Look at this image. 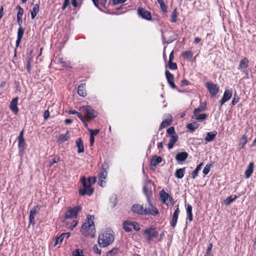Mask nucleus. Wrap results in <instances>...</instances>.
<instances>
[{
  "instance_id": "f257e3e1",
  "label": "nucleus",
  "mask_w": 256,
  "mask_h": 256,
  "mask_svg": "<svg viewBox=\"0 0 256 256\" xmlns=\"http://www.w3.org/2000/svg\"><path fill=\"white\" fill-rule=\"evenodd\" d=\"M131 211L134 214L140 216H155L160 213L158 208L154 206L152 202L148 203V206L145 207L143 204H134L131 208Z\"/></svg>"
},
{
  "instance_id": "f03ea898",
  "label": "nucleus",
  "mask_w": 256,
  "mask_h": 256,
  "mask_svg": "<svg viewBox=\"0 0 256 256\" xmlns=\"http://www.w3.org/2000/svg\"><path fill=\"white\" fill-rule=\"evenodd\" d=\"M114 239V233L112 230L108 228L103 230L98 236V244L101 247H106L112 244Z\"/></svg>"
},
{
  "instance_id": "7ed1b4c3",
  "label": "nucleus",
  "mask_w": 256,
  "mask_h": 256,
  "mask_svg": "<svg viewBox=\"0 0 256 256\" xmlns=\"http://www.w3.org/2000/svg\"><path fill=\"white\" fill-rule=\"evenodd\" d=\"M94 216L88 215L87 216V220L84 223L81 228V232L85 236L92 238L94 236L96 233L95 227L93 220Z\"/></svg>"
},
{
  "instance_id": "20e7f679",
  "label": "nucleus",
  "mask_w": 256,
  "mask_h": 256,
  "mask_svg": "<svg viewBox=\"0 0 256 256\" xmlns=\"http://www.w3.org/2000/svg\"><path fill=\"white\" fill-rule=\"evenodd\" d=\"M108 168V164L105 162L102 165L100 171L98 173V184L102 187H104L106 186V178L108 176L107 170Z\"/></svg>"
},
{
  "instance_id": "39448f33",
  "label": "nucleus",
  "mask_w": 256,
  "mask_h": 256,
  "mask_svg": "<svg viewBox=\"0 0 256 256\" xmlns=\"http://www.w3.org/2000/svg\"><path fill=\"white\" fill-rule=\"evenodd\" d=\"M79 110L83 112L89 120L96 118L98 114L96 111L93 110L90 106H85L79 108Z\"/></svg>"
},
{
  "instance_id": "423d86ee",
  "label": "nucleus",
  "mask_w": 256,
  "mask_h": 256,
  "mask_svg": "<svg viewBox=\"0 0 256 256\" xmlns=\"http://www.w3.org/2000/svg\"><path fill=\"white\" fill-rule=\"evenodd\" d=\"M81 182L82 184L83 188L82 190H80V193L82 196L85 194L92 195L94 192V188L90 184H87L86 178L84 177L81 178Z\"/></svg>"
},
{
  "instance_id": "0eeeda50",
  "label": "nucleus",
  "mask_w": 256,
  "mask_h": 256,
  "mask_svg": "<svg viewBox=\"0 0 256 256\" xmlns=\"http://www.w3.org/2000/svg\"><path fill=\"white\" fill-rule=\"evenodd\" d=\"M144 233L146 236V239L148 242L152 240L158 236V232L156 230V228L152 227L146 228L144 230Z\"/></svg>"
},
{
  "instance_id": "6e6552de",
  "label": "nucleus",
  "mask_w": 256,
  "mask_h": 256,
  "mask_svg": "<svg viewBox=\"0 0 256 256\" xmlns=\"http://www.w3.org/2000/svg\"><path fill=\"white\" fill-rule=\"evenodd\" d=\"M82 210L80 206H76L74 208H70L66 211L65 214V218H75L77 216L78 212Z\"/></svg>"
},
{
  "instance_id": "1a4fd4ad",
  "label": "nucleus",
  "mask_w": 256,
  "mask_h": 256,
  "mask_svg": "<svg viewBox=\"0 0 256 256\" xmlns=\"http://www.w3.org/2000/svg\"><path fill=\"white\" fill-rule=\"evenodd\" d=\"M206 86L211 96L214 97L219 92L220 88L218 84L207 82Z\"/></svg>"
},
{
  "instance_id": "9d476101",
  "label": "nucleus",
  "mask_w": 256,
  "mask_h": 256,
  "mask_svg": "<svg viewBox=\"0 0 256 256\" xmlns=\"http://www.w3.org/2000/svg\"><path fill=\"white\" fill-rule=\"evenodd\" d=\"M160 196L161 202L166 206L168 204V200H169L170 202H173L174 199L172 197L166 192L164 190H162L160 191Z\"/></svg>"
},
{
  "instance_id": "9b49d317",
  "label": "nucleus",
  "mask_w": 256,
  "mask_h": 256,
  "mask_svg": "<svg viewBox=\"0 0 256 256\" xmlns=\"http://www.w3.org/2000/svg\"><path fill=\"white\" fill-rule=\"evenodd\" d=\"M166 76V80H168V82L170 86L174 89L176 88L178 92H182V90L178 89L176 86V85L174 84V76L168 70H166L165 72Z\"/></svg>"
},
{
  "instance_id": "f8f14e48",
  "label": "nucleus",
  "mask_w": 256,
  "mask_h": 256,
  "mask_svg": "<svg viewBox=\"0 0 256 256\" xmlns=\"http://www.w3.org/2000/svg\"><path fill=\"white\" fill-rule=\"evenodd\" d=\"M138 14L142 18L148 20H152V15L150 12L146 10L143 8H138Z\"/></svg>"
},
{
  "instance_id": "ddd939ff",
  "label": "nucleus",
  "mask_w": 256,
  "mask_h": 256,
  "mask_svg": "<svg viewBox=\"0 0 256 256\" xmlns=\"http://www.w3.org/2000/svg\"><path fill=\"white\" fill-rule=\"evenodd\" d=\"M232 92L231 90H226L224 92L222 100L220 102V106H222L225 102H228L232 98Z\"/></svg>"
},
{
  "instance_id": "4468645a",
  "label": "nucleus",
  "mask_w": 256,
  "mask_h": 256,
  "mask_svg": "<svg viewBox=\"0 0 256 256\" xmlns=\"http://www.w3.org/2000/svg\"><path fill=\"white\" fill-rule=\"evenodd\" d=\"M180 212V210L178 208V205L176 210H175L173 214L172 220L170 222V226L173 229L174 228L176 224Z\"/></svg>"
},
{
  "instance_id": "2eb2a0df",
  "label": "nucleus",
  "mask_w": 256,
  "mask_h": 256,
  "mask_svg": "<svg viewBox=\"0 0 256 256\" xmlns=\"http://www.w3.org/2000/svg\"><path fill=\"white\" fill-rule=\"evenodd\" d=\"M172 118L170 115H168L166 116V118L162 120L161 123L158 130L160 131L166 127L170 126L172 124Z\"/></svg>"
},
{
  "instance_id": "dca6fc26",
  "label": "nucleus",
  "mask_w": 256,
  "mask_h": 256,
  "mask_svg": "<svg viewBox=\"0 0 256 256\" xmlns=\"http://www.w3.org/2000/svg\"><path fill=\"white\" fill-rule=\"evenodd\" d=\"M18 100V97H16L13 98L10 102V106L11 110L15 114H17L18 112V108L17 106Z\"/></svg>"
},
{
  "instance_id": "f3484780",
  "label": "nucleus",
  "mask_w": 256,
  "mask_h": 256,
  "mask_svg": "<svg viewBox=\"0 0 256 256\" xmlns=\"http://www.w3.org/2000/svg\"><path fill=\"white\" fill-rule=\"evenodd\" d=\"M70 138V135L68 134V132L67 131L65 134H60L57 139V143L58 144H60L63 142L68 141Z\"/></svg>"
},
{
  "instance_id": "a211bd4d",
  "label": "nucleus",
  "mask_w": 256,
  "mask_h": 256,
  "mask_svg": "<svg viewBox=\"0 0 256 256\" xmlns=\"http://www.w3.org/2000/svg\"><path fill=\"white\" fill-rule=\"evenodd\" d=\"M169 136L170 137V139L168 144V150H170L174 148L176 143L178 141V136L177 134L172 135Z\"/></svg>"
},
{
  "instance_id": "6ab92c4d",
  "label": "nucleus",
  "mask_w": 256,
  "mask_h": 256,
  "mask_svg": "<svg viewBox=\"0 0 256 256\" xmlns=\"http://www.w3.org/2000/svg\"><path fill=\"white\" fill-rule=\"evenodd\" d=\"M188 154L186 152H178L176 156V160L178 162H184L188 157Z\"/></svg>"
},
{
  "instance_id": "aec40b11",
  "label": "nucleus",
  "mask_w": 256,
  "mask_h": 256,
  "mask_svg": "<svg viewBox=\"0 0 256 256\" xmlns=\"http://www.w3.org/2000/svg\"><path fill=\"white\" fill-rule=\"evenodd\" d=\"M143 192L145 196H146L148 202H152L151 200L152 192L150 190H149L147 185L144 186L143 188Z\"/></svg>"
},
{
  "instance_id": "412c9836",
  "label": "nucleus",
  "mask_w": 256,
  "mask_h": 256,
  "mask_svg": "<svg viewBox=\"0 0 256 256\" xmlns=\"http://www.w3.org/2000/svg\"><path fill=\"white\" fill-rule=\"evenodd\" d=\"M181 55L184 59L190 62L192 61L193 53L192 50H189L184 52L182 53Z\"/></svg>"
},
{
  "instance_id": "4be33fe9",
  "label": "nucleus",
  "mask_w": 256,
  "mask_h": 256,
  "mask_svg": "<svg viewBox=\"0 0 256 256\" xmlns=\"http://www.w3.org/2000/svg\"><path fill=\"white\" fill-rule=\"evenodd\" d=\"M254 164L252 162H250L245 172V176L246 178H249L254 172Z\"/></svg>"
},
{
  "instance_id": "5701e85b",
  "label": "nucleus",
  "mask_w": 256,
  "mask_h": 256,
  "mask_svg": "<svg viewBox=\"0 0 256 256\" xmlns=\"http://www.w3.org/2000/svg\"><path fill=\"white\" fill-rule=\"evenodd\" d=\"M162 162V158L160 156H154L150 160V166H156Z\"/></svg>"
},
{
  "instance_id": "b1692460",
  "label": "nucleus",
  "mask_w": 256,
  "mask_h": 256,
  "mask_svg": "<svg viewBox=\"0 0 256 256\" xmlns=\"http://www.w3.org/2000/svg\"><path fill=\"white\" fill-rule=\"evenodd\" d=\"M68 113L70 114H76V115L78 117V118L82 122L86 123V124H85L86 126H88V124H86L87 119H86V117L85 116H82L80 113L76 110H70L69 112H68Z\"/></svg>"
},
{
  "instance_id": "393cba45",
  "label": "nucleus",
  "mask_w": 256,
  "mask_h": 256,
  "mask_svg": "<svg viewBox=\"0 0 256 256\" xmlns=\"http://www.w3.org/2000/svg\"><path fill=\"white\" fill-rule=\"evenodd\" d=\"M208 117V114H207L204 113L200 114L199 113H195V112H194L192 118L198 120H204L207 118Z\"/></svg>"
},
{
  "instance_id": "a878e982",
  "label": "nucleus",
  "mask_w": 256,
  "mask_h": 256,
  "mask_svg": "<svg viewBox=\"0 0 256 256\" xmlns=\"http://www.w3.org/2000/svg\"><path fill=\"white\" fill-rule=\"evenodd\" d=\"M216 134L217 132L215 131H214L213 132H208L207 133L206 137L204 140L207 142L212 141L213 140H214Z\"/></svg>"
},
{
  "instance_id": "bb28decb",
  "label": "nucleus",
  "mask_w": 256,
  "mask_h": 256,
  "mask_svg": "<svg viewBox=\"0 0 256 256\" xmlns=\"http://www.w3.org/2000/svg\"><path fill=\"white\" fill-rule=\"evenodd\" d=\"M76 143L78 148V152H84V146L82 140L80 138H77Z\"/></svg>"
},
{
  "instance_id": "cd10ccee",
  "label": "nucleus",
  "mask_w": 256,
  "mask_h": 256,
  "mask_svg": "<svg viewBox=\"0 0 256 256\" xmlns=\"http://www.w3.org/2000/svg\"><path fill=\"white\" fill-rule=\"evenodd\" d=\"M78 94L82 96H86V92L85 88V84H82L78 87Z\"/></svg>"
},
{
  "instance_id": "c85d7f7f",
  "label": "nucleus",
  "mask_w": 256,
  "mask_h": 256,
  "mask_svg": "<svg viewBox=\"0 0 256 256\" xmlns=\"http://www.w3.org/2000/svg\"><path fill=\"white\" fill-rule=\"evenodd\" d=\"M186 168L177 169L175 172V176L178 178H182L184 174Z\"/></svg>"
},
{
  "instance_id": "c756f323",
  "label": "nucleus",
  "mask_w": 256,
  "mask_h": 256,
  "mask_svg": "<svg viewBox=\"0 0 256 256\" xmlns=\"http://www.w3.org/2000/svg\"><path fill=\"white\" fill-rule=\"evenodd\" d=\"M192 209V206L190 204H188L186 207L187 217L190 222L193 220Z\"/></svg>"
},
{
  "instance_id": "7c9ffc66",
  "label": "nucleus",
  "mask_w": 256,
  "mask_h": 256,
  "mask_svg": "<svg viewBox=\"0 0 256 256\" xmlns=\"http://www.w3.org/2000/svg\"><path fill=\"white\" fill-rule=\"evenodd\" d=\"M199 126V124L194 122L188 124L186 125V128L192 132H194Z\"/></svg>"
},
{
  "instance_id": "2f4dec72",
  "label": "nucleus",
  "mask_w": 256,
  "mask_h": 256,
  "mask_svg": "<svg viewBox=\"0 0 256 256\" xmlns=\"http://www.w3.org/2000/svg\"><path fill=\"white\" fill-rule=\"evenodd\" d=\"M248 142V136L244 134L240 140L238 146L240 148H243Z\"/></svg>"
},
{
  "instance_id": "473e14b6",
  "label": "nucleus",
  "mask_w": 256,
  "mask_h": 256,
  "mask_svg": "<svg viewBox=\"0 0 256 256\" xmlns=\"http://www.w3.org/2000/svg\"><path fill=\"white\" fill-rule=\"evenodd\" d=\"M39 10L38 4H35L30 12L32 19L34 20L36 18L37 14L39 12Z\"/></svg>"
},
{
  "instance_id": "72a5a7b5",
  "label": "nucleus",
  "mask_w": 256,
  "mask_h": 256,
  "mask_svg": "<svg viewBox=\"0 0 256 256\" xmlns=\"http://www.w3.org/2000/svg\"><path fill=\"white\" fill-rule=\"evenodd\" d=\"M248 60L246 58H244L242 60L239 64V69H244L248 66Z\"/></svg>"
},
{
  "instance_id": "f704fd0d",
  "label": "nucleus",
  "mask_w": 256,
  "mask_h": 256,
  "mask_svg": "<svg viewBox=\"0 0 256 256\" xmlns=\"http://www.w3.org/2000/svg\"><path fill=\"white\" fill-rule=\"evenodd\" d=\"M206 102H202L198 108L194 110V112H195V113H199L201 112L204 111L206 108Z\"/></svg>"
},
{
  "instance_id": "c9c22d12",
  "label": "nucleus",
  "mask_w": 256,
  "mask_h": 256,
  "mask_svg": "<svg viewBox=\"0 0 256 256\" xmlns=\"http://www.w3.org/2000/svg\"><path fill=\"white\" fill-rule=\"evenodd\" d=\"M18 147L20 152H22L24 149L25 145H26L24 139H24H18Z\"/></svg>"
},
{
  "instance_id": "e433bc0d",
  "label": "nucleus",
  "mask_w": 256,
  "mask_h": 256,
  "mask_svg": "<svg viewBox=\"0 0 256 256\" xmlns=\"http://www.w3.org/2000/svg\"><path fill=\"white\" fill-rule=\"evenodd\" d=\"M237 198V196H236L232 195L227 198L224 201L225 204L226 205H229L232 202L234 201Z\"/></svg>"
},
{
  "instance_id": "4c0bfd02",
  "label": "nucleus",
  "mask_w": 256,
  "mask_h": 256,
  "mask_svg": "<svg viewBox=\"0 0 256 256\" xmlns=\"http://www.w3.org/2000/svg\"><path fill=\"white\" fill-rule=\"evenodd\" d=\"M178 15V12H177V9L174 8L172 12V14L171 15V22H177V18Z\"/></svg>"
},
{
  "instance_id": "58836bf2",
  "label": "nucleus",
  "mask_w": 256,
  "mask_h": 256,
  "mask_svg": "<svg viewBox=\"0 0 256 256\" xmlns=\"http://www.w3.org/2000/svg\"><path fill=\"white\" fill-rule=\"evenodd\" d=\"M129 226H132L133 229L136 231H139L140 230L139 224L136 222H129Z\"/></svg>"
},
{
  "instance_id": "ea45409f",
  "label": "nucleus",
  "mask_w": 256,
  "mask_h": 256,
  "mask_svg": "<svg viewBox=\"0 0 256 256\" xmlns=\"http://www.w3.org/2000/svg\"><path fill=\"white\" fill-rule=\"evenodd\" d=\"M214 164V162H211V163L209 164H206V166L204 167V168L203 170V173L205 174V175H206L208 174L210 170V168L211 167H212V165Z\"/></svg>"
},
{
  "instance_id": "a19ab883",
  "label": "nucleus",
  "mask_w": 256,
  "mask_h": 256,
  "mask_svg": "<svg viewBox=\"0 0 256 256\" xmlns=\"http://www.w3.org/2000/svg\"><path fill=\"white\" fill-rule=\"evenodd\" d=\"M40 210V206H34L30 210V214L36 216L38 214V212Z\"/></svg>"
},
{
  "instance_id": "79ce46f5",
  "label": "nucleus",
  "mask_w": 256,
  "mask_h": 256,
  "mask_svg": "<svg viewBox=\"0 0 256 256\" xmlns=\"http://www.w3.org/2000/svg\"><path fill=\"white\" fill-rule=\"evenodd\" d=\"M166 136H170L172 135L176 134L175 132V129L174 126H170L166 130Z\"/></svg>"
},
{
  "instance_id": "37998d69",
  "label": "nucleus",
  "mask_w": 256,
  "mask_h": 256,
  "mask_svg": "<svg viewBox=\"0 0 256 256\" xmlns=\"http://www.w3.org/2000/svg\"><path fill=\"white\" fill-rule=\"evenodd\" d=\"M158 4L160 6V9H161L162 11L164 14L166 13L167 12V6L166 5L164 2L163 0H162V1L160 0V2H158Z\"/></svg>"
},
{
  "instance_id": "c03bdc74",
  "label": "nucleus",
  "mask_w": 256,
  "mask_h": 256,
  "mask_svg": "<svg viewBox=\"0 0 256 256\" xmlns=\"http://www.w3.org/2000/svg\"><path fill=\"white\" fill-rule=\"evenodd\" d=\"M64 238L62 234H61L59 236L57 237L56 238L54 246H56L58 244H61Z\"/></svg>"
},
{
  "instance_id": "a18cd8bd",
  "label": "nucleus",
  "mask_w": 256,
  "mask_h": 256,
  "mask_svg": "<svg viewBox=\"0 0 256 256\" xmlns=\"http://www.w3.org/2000/svg\"><path fill=\"white\" fill-rule=\"evenodd\" d=\"M24 29L20 26L18 29L17 38H22L24 34Z\"/></svg>"
},
{
  "instance_id": "49530a36",
  "label": "nucleus",
  "mask_w": 256,
  "mask_h": 256,
  "mask_svg": "<svg viewBox=\"0 0 256 256\" xmlns=\"http://www.w3.org/2000/svg\"><path fill=\"white\" fill-rule=\"evenodd\" d=\"M73 256H84L83 252L80 249L75 250L72 252Z\"/></svg>"
},
{
  "instance_id": "de8ad7c7",
  "label": "nucleus",
  "mask_w": 256,
  "mask_h": 256,
  "mask_svg": "<svg viewBox=\"0 0 256 256\" xmlns=\"http://www.w3.org/2000/svg\"><path fill=\"white\" fill-rule=\"evenodd\" d=\"M168 68L171 70H176L178 68V66L176 63L172 62H168Z\"/></svg>"
},
{
  "instance_id": "09e8293b",
  "label": "nucleus",
  "mask_w": 256,
  "mask_h": 256,
  "mask_svg": "<svg viewBox=\"0 0 256 256\" xmlns=\"http://www.w3.org/2000/svg\"><path fill=\"white\" fill-rule=\"evenodd\" d=\"M60 156H55L53 158V160L50 162L49 166L51 167L54 164H56V163L60 162Z\"/></svg>"
},
{
  "instance_id": "8fccbe9b",
  "label": "nucleus",
  "mask_w": 256,
  "mask_h": 256,
  "mask_svg": "<svg viewBox=\"0 0 256 256\" xmlns=\"http://www.w3.org/2000/svg\"><path fill=\"white\" fill-rule=\"evenodd\" d=\"M86 182L88 184H90L92 186V184H94L96 182V178L95 176L89 178Z\"/></svg>"
},
{
  "instance_id": "3c124183",
  "label": "nucleus",
  "mask_w": 256,
  "mask_h": 256,
  "mask_svg": "<svg viewBox=\"0 0 256 256\" xmlns=\"http://www.w3.org/2000/svg\"><path fill=\"white\" fill-rule=\"evenodd\" d=\"M212 243H210L207 248L206 254H205V256H210V252L212 248Z\"/></svg>"
},
{
  "instance_id": "603ef678",
  "label": "nucleus",
  "mask_w": 256,
  "mask_h": 256,
  "mask_svg": "<svg viewBox=\"0 0 256 256\" xmlns=\"http://www.w3.org/2000/svg\"><path fill=\"white\" fill-rule=\"evenodd\" d=\"M17 8L18 10V11L17 14V17L22 18L23 14H24V10L20 6H18Z\"/></svg>"
},
{
  "instance_id": "864d4df0",
  "label": "nucleus",
  "mask_w": 256,
  "mask_h": 256,
  "mask_svg": "<svg viewBox=\"0 0 256 256\" xmlns=\"http://www.w3.org/2000/svg\"><path fill=\"white\" fill-rule=\"evenodd\" d=\"M240 98L236 96V94H234V97L233 98V99L232 102V106H235L239 101Z\"/></svg>"
},
{
  "instance_id": "5fc2aeb1",
  "label": "nucleus",
  "mask_w": 256,
  "mask_h": 256,
  "mask_svg": "<svg viewBox=\"0 0 256 256\" xmlns=\"http://www.w3.org/2000/svg\"><path fill=\"white\" fill-rule=\"evenodd\" d=\"M88 131L90 132V136H96L100 132V130L98 129H88Z\"/></svg>"
},
{
  "instance_id": "6e6d98bb",
  "label": "nucleus",
  "mask_w": 256,
  "mask_h": 256,
  "mask_svg": "<svg viewBox=\"0 0 256 256\" xmlns=\"http://www.w3.org/2000/svg\"><path fill=\"white\" fill-rule=\"evenodd\" d=\"M110 200L111 201V202L112 203V206L114 207L117 204V200L116 198V196H112L110 198Z\"/></svg>"
},
{
  "instance_id": "4d7b16f0",
  "label": "nucleus",
  "mask_w": 256,
  "mask_h": 256,
  "mask_svg": "<svg viewBox=\"0 0 256 256\" xmlns=\"http://www.w3.org/2000/svg\"><path fill=\"white\" fill-rule=\"evenodd\" d=\"M34 216H35L30 214V216H29L30 223V224H32V225H34L35 224Z\"/></svg>"
},
{
  "instance_id": "13d9d810",
  "label": "nucleus",
  "mask_w": 256,
  "mask_h": 256,
  "mask_svg": "<svg viewBox=\"0 0 256 256\" xmlns=\"http://www.w3.org/2000/svg\"><path fill=\"white\" fill-rule=\"evenodd\" d=\"M93 250L96 254H101V250L98 248V246L97 245H94V246Z\"/></svg>"
},
{
  "instance_id": "bf43d9fd",
  "label": "nucleus",
  "mask_w": 256,
  "mask_h": 256,
  "mask_svg": "<svg viewBox=\"0 0 256 256\" xmlns=\"http://www.w3.org/2000/svg\"><path fill=\"white\" fill-rule=\"evenodd\" d=\"M198 172H198L196 170L194 171H193L192 173V176H191L192 178V180L195 179L196 178V177L198 176Z\"/></svg>"
},
{
  "instance_id": "052dcab7",
  "label": "nucleus",
  "mask_w": 256,
  "mask_h": 256,
  "mask_svg": "<svg viewBox=\"0 0 256 256\" xmlns=\"http://www.w3.org/2000/svg\"><path fill=\"white\" fill-rule=\"evenodd\" d=\"M126 0H113L112 4L114 5H116L120 4H122Z\"/></svg>"
},
{
  "instance_id": "680f3d73",
  "label": "nucleus",
  "mask_w": 256,
  "mask_h": 256,
  "mask_svg": "<svg viewBox=\"0 0 256 256\" xmlns=\"http://www.w3.org/2000/svg\"><path fill=\"white\" fill-rule=\"evenodd\" d=\"M69 4L70 0H64L63 6L62 7V10H64L69 5Z\"/></svg>"
},
{
  "instance_id": "e2e57ef3",
  "label": "nucleus",
  "mask_w": 256,
  "mask_h": 256,
  "mask_svg": "<svg viewBox=\"0 0 256 256\" xmlns=\"http://www.w3.org/2000/svg\"><path fill=\"white\" fill-rule=\"evenodd\" d=\"M58 62L59 63L61 64L62 66L64 67H66L67 66V64L66 62H64L62 58H59L58 60Z\"/></svg>"
},
{
  "instance_id": "0e129e2a",
  "label": "nucleus",
  "mask_w": 256,
  "mask_h": 256,
  "mask_svg": "<svg viewBox=\"0 0 256 256\" xmlns=\"http://www.w3.org/2000/svg\"><path fill=\"white\" fill-rule=\"evenodd\" d=\"M123 228L126 232H128V222L127 220L124 222Z\"/></svg>"
},
{
  "instance_id": "69168bd1",
  "label": "nucleus",
  "mask_w": 256,
  "mask_h": 256,
  "mask_svg": "<svg viewBox=\"0 0 256 256\" xmlns=\"http://www.w3.org/2000/svg\"><path fill=\"white\" fill-rule=\"evenodd\" d=\"M181 84H182V86H188V85L190 84V82L186 79L182 80L181 82Z\"/></svg>"
},
{
  "instance_id": "338daca9",
  "label": "nucleus",
  "mask_w": 256,
  "mask_h": 256,
  "mask_svg": "<svg viewBox=\"0 0 256 256\" xmlns=\"http://www.w3.org/2000/svg\"><path fill=\"white\" fill-rule=\"evenodd\" d=\"M174 50L172 51L170 53V56H169V60H168V62H172L173 60H174Z\"/></svg>"
},
{
  "instance_id": "774afa93",
  "label": "nucleus",
  "mask_w": 256,
  "mask_h": 256,
  "mask_svg": "<svg viewBox=\"0 0 256 256\" xmlns=\"http://www.w3.org/2000/svg\"><path fill=\"white\" fill-rule=\"evenodd\" d=\"M50 116V112L48 110H46L44 112V117L45 120H46Z\"/></svg>"
}]
</instances>
